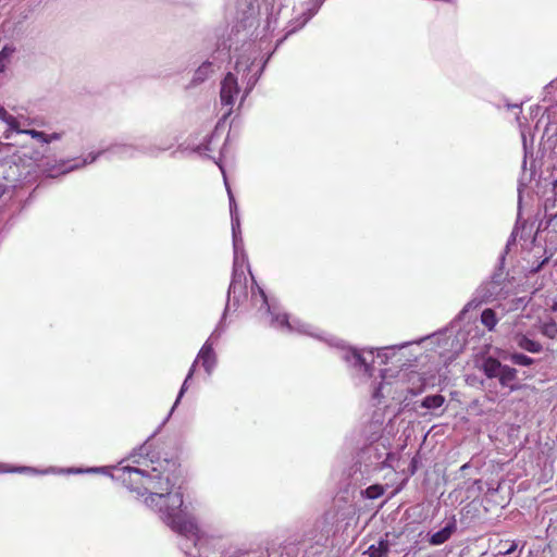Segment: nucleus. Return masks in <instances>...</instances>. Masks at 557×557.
Returning <instances> with one entry per match:
<instances>
[{"label": "nucleus", "instance_id": "nucleus-3", "mask_svg": "<svg viewBox=\"0 0 557 557\" xmlns=\"http://www.w3.org/2000/svg\"><path fill=\"white\" fill-rule=\"evenodd\" d=\"M201 361L203 368L206 369V371L208 373H210L213 364H214V354H213V350L210 346H207L205 345L200 351H199V355H198V359L194 362V364L191 366L183 385H182V388L180 391V394H178V397L176 399V403L180 400V398L182 397V395L184 394V392L186 391V386H187V382L193 377L194 375V372H195V366L197 363V361Z\"/></svg>", "mask_w": 557, "mask_h": 557}, {"label": "nucleus", "instance_id": "nucleus-4", "mask_svg": "<svg viewBox=\"0 0 557 557\" xmlns=\"http://www.w3.org/2000/svg\"><path fill=\"white\" fill-rule=\"evenodd\" d=\"M238 91L237 78L233 73H227L221 83L220 98L222 104L233 107Z\"/></svg>", "mask_w": 557, "mask_h": 557}, {"label": "nucleus", "instance_id": "nucleus-23", "mask_svg": "<svg viewBox=\"0 0 557 557\" xmlns=\"http://www.w3.org/2000/svg\"><path fill=\"white\" fill-rule=\"evenodd\" d=\"M555 196H557V181L554 183Z\"/></svg>", "mask_w": 557, "mask_h": 557}, {"label": "nucleus", "instance_id": "nucleus-14", "mask_svg": "<svg viewBox=\"0 0 557 557\" xmlns=\"http://www.w3.org/2000/svg\"><path fill=\"white\" fill-rule=\"evenodd\" d=\"M0 120L3 121L11 131L16 133L21 132L17 120L13 115L9 114L3 107H0Z\"/></svg>", "mask_w": 557, "mask_h": 557}, {"label": "nucleus", "instance_id": "nucleus-10", "mask_svg": "<svg viewBox=\"0 0 557 557\" xmlns=\"http://www.w3.org/2000/svg\"><path fill=\"white\" fill-rule=\"evenodd\" d=\"M451 533H453V528L445 527L442 530L432 534V536L430 537V544L431 545H441L449 540V537L451 536Z\"/></svg>", "mask_w": 557, "mask_h": 557}, {"label": "nucleus", "instance_id": "nucleus-22", "mask_svg": "<svg viewBox=\"0 0 557 557\" xmlns=\"http://www.w3.org/2000/svg\"><path fill=\"white\" fill-rule=\"evenodd\" d=\"M257 288H258V292L262 299L263 305L268 307V300H267V296H265L264 292L258 286H257Z\"/></svg>", "mask_w": 557, "mask_h": 557}, {"label": "nucleus", "instance_id": "nucleus-5", "mask_svg": "<svg viewBox=\"0 0 557 557\" xmlns=\"http://www.w3.org/2000/svg\"><path fill=\"white\" fill-rule=\"evenodd\" d=\"M248 296L247 293V277L243 271L234 270L233 277L228 287V297H232L236 302L245 300Z\"/></svg>", "mask_w": 557, "mask_h": 557}, {"label": "nucleus", "instance_id": "nucleus-9", "mask_svg": "<svg viewBox=\"0 0 557 557\" xmlns=\"http://www.w3.org/2000/svg\"><path fill=\"white\" fill-rule=\"evenodd\" d=\"M502 368L503 364L497 359L492 357L485 359L483 363V371L485 375L490 379L497 377Z\"/></svg>", "mask_w": 557, "mask_h": 557}, {"label": "nucleus", "instance_id": "nucleus-11", "mask_svg": "<svg viewBox=\"0 0 557 557\" xmlns=\"http://www.w3.org/2000/svg\"><path fill=\"white\" fill-rule=\"evenodd\" d=\"M497 377L503 386H507L510 382L517 379V370L508 366H503Z\"/></svg>", "mask_w": 557, "mask_h": 557}, {"label": "nucleus", "instance_id": "nucleus-24", "mask_svg": "<svg viewBox=\"0 0 557 557\" xmlns=\"http://www.w3.org/2000/svg\"><path fill=\"white\" fill-rule=\"evenodd\" d=\"M468 467H469V463H465L463 466H461L460 470H466Z\"/></svg>", "mask_w": 557, "mask_h": 557}, {"label": "nucleus", "instance_id": "nucleus-16", "mask_svg": "<svg viewBox=\"0 0 557 557\" xmlns=\"http://www.w3.org/2000/svg\"><path fill=\"white\" fill-rule=\"evenodd\" d=\"M541 332L544 336L554 339L557 337V323L554 321L546 322L542 325Z\"/></svg>", "mask_w": 557, "mask_h": 557}, {"label": "nucleus", "instance_id": "nucleus-1", "mask_svg": "<svg viewBox=\"0 0 557 557\" xmlns=\"http://www.w3.org/2000/svg\"><path fill=\"white\" fill-rule=\"evenodd\" d=\"M143 467H116L111 473V478L120 482L123 486L138 495H148L146 504L151 508H157L165 504L166 496L171 493L177 478V465L172 460H164V465L159 463L160 468L153 466L145 459Z\"/></svg>", "mask_w": 557, "mask_h": 557}, {"label": "nucleus", "instance_id": "nucleus-19", "mask_svg": "<svg viewBox=\"0 0 557 557\" xmlns=\"http://www.w3.org/2000/svg\"><path fill=\"white\" fill-rule=\"evenodd\" d=\"M384 494V487L380 484H373L367 487L366 496L370 499H376Z\"/></svg>", "mask_w": 557, "mask_h": 557}, {"label": "nucleus", "instance_id": "nucleus-6", "mask_svg": "<svg viewBox=\"0 0 557 557\" xmlns=\"http://www.w3.org/2000/svg\"><path fill=\"white\" fill-rule=\"evenodd\" d=\"M513 341L519 348L527 350L529 352H532V354H539L543 349V346L541 343L529 338L527 335H524L522 333L515 334Z\"/></svg>", "mask_w": 557, "mask_h": 557}, {"label": "nucleus", "instance_id": "nucleus-13", "mask_svg": "<svg viewBox=\"0 0 557 557\" xmlns=\"http://www.w3.org/2000/svg\"><path fill=\"white\" fill-rule=\"evenodd\" d=\"M445 403V397L437 394V395H429L424 397L422 400L421 406L426 409H436L443 406Z\"/></svg>", "mask_w": 557, "mask_h": 557}, {"label": "nucleus", "instance_id": "nucleus-17", "mask_svg": "<svg viewBox=\"0 0 557 557\" xmlns=\"http://www.w3.org/2000/svg\"><path fill=\"white\" fill-rule=\"evenodd\" d=\"M499 550L497 553L498 556H505L512 554L517 549V543L515 541H500L499 544Z\"/></svg>", "mask_w": 557, "mask_h": 557}, {"label": "nucleus", "instance_id": "nucleus-18", "mask_svg": "<svg viewBox=\"0 0 557 557\" xmlns=\"http://www.w3.org/2000/svg\"><path fill=\"white\" fill-rule=\"evenodd\" d=\"M510 360L515 364L524 366V367L531 366L534 362V360L531 357L523 355V354H519V352L512 354L510 356Z\"/></svg>", "mask_w": 557, "mask_h": 557}, {"label": "nucleus", "instance_id": "nucleus-21", "mask_svg": "<svg viewBox=\"0 0 557 557\" xmlns=\"http://www.w3.org/2000/svg\"><path fill=\"white\" fill-rule=\"evenodd\" d=\"M352 357H354V359H355V364H356V366L364 367V368H366V370L368 369V364L366 363V360H364V358L361 356V354H359V352H354Z\"/></svg>", "mask_w": 557, "mask_h": 557}, {"label": "nucleus", "instance_id": "nucleus-8", "mask_svg": "<svg viewBox=\"0 0 557 557\" xmlns=\"http://www.w3.org/2000/svg\"><path fill=\"white\" fill-rule=\"evenodd\" d=\"M388 552V541L380 540L377 544L370 545L364 554H367L369 557H387Z\"/></svg>", "mask_w": 557, "mask_h": 557}, {"label": "nucleus", "instance_id": "nucleus-20", "mask_svg": "<svg viewBox=\"0 0 557 557\" xmlns=\"http://www.w3.org/2000/svg\"><path fill=\"white\" fill-rule=\"evenodd\" d=\"M545 216L549 220V213L556 212L557 210V198L547 199L545 201Z\"/></svg>", "mask_w": 557, "mask_h": 557}, {"label": "nucleus", "instance_id": "nucleus-2", "mask_svg": "<svg viewBox=\"0 0 557 557\" xmlns=\"http://www.w3.org/2000/svg\"><path fill=\"white\" fill-rule=\"evenodd\" d=\"M183 503L182 493L171 492L166 496L165 504L159 505L156 509L162 515V519L173 531L185 537L198 540V525L194 519L183 513L181 510Z\"/></svg>", "mask_w": 557, "mask_h": 557}, {"label": "nucleus", "instance_id": "nucleus-12", "mask_svg": "<svg viewBox=\"0 0 557 557\" xmlns=\"http://www.w3.org/2000/svg\"><path fill=\"white\" fill-rule=\"evenodd\" d=\"M481 322L490 331L494 330L498 322L495 311L490 308L484 309L481 313Z\"/></svg>", "mask_w": 557, "mask_h": 557}, {"label": "nucleus", "instance_id": "nucleus-15", "mask_svg": "<svg viewBox=\"0 0 557 557\" xmlns=\"http://www.w3.org/2000/svg\"><path fill=\"white\" fill-rule=\"evenodd\" d=\"M212 73V63H202L195 72L194 82H203Z\"/></svg>", "mask_w": 557, "mask_h": 557}, {"label": "nucleus", "instance_id": "nucleus-25", "mask_svg": "<svg viewBox=\"0 0 557 557\" xmlns=\"http://www.w3.org/2000/svg\"><path fill=\"white\" fill-rule=\"evenodd\" d=\"M553 311H557V301L552 307Z\"/></svg>", "mask_w": 557, "mask_h": 557}, {"label": "nucleus", "instance_id": "nucleus-7", "mask_svg": "<svg viewBox=\"0 0 557 557\" xmlns=\"http://www.w3.org/2000/svg\"><path fill=\"white\" fill-rule=\"evenodd\" d=\"M20 133L27 134L32 138L37 139V140H39L42 144H49V143H51L53 140H59L62 137L61 133H52V134L48 135V134H46L44 132H39V131H36V129H21Z\"/></svg>", "mask_w": 557, "mask_h": 557}]
</instances>
